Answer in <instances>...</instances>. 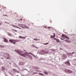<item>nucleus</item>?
Returning <instances> with one entry per match:
<instances>
[{
	"label": "nucleus",
	"mask_w": 76,
	"mask_h": 76,
	"mask_svg": "<svg viewBox=\"0 0 76 76\" xmlns=\"http://www.w3.org/2000/svg\"><path fill=\"white\" fill-rule=\"evenodd\" d=\"M15 51L16 53H18V54H19L20 56H23V57H24L26 58H27L29 56V55L26 53H25L24 54H23V53H22V51H19L18 50H15Z\"/></svg>",
	"instance_id": "obj_1"
},
{
	"label": "nucleus",
	"mask_w": 76,
	"mask_h": 76,
	"mask_svg": "<svg viewBox=\"0 0 76 76\" xmlns=\"http://www.w3.org/2000/svg\"><path fill=\"white\" fill-rule=\"evenodd\" d=\"M3 56L4 57L10 60V55L8 53H6L4 55H3Z\"/></svg>",
	"instance_id": "obj_2"
},
{
	"label": "nucleus",
	"mask_w": 76,
	"mask_h": 76,
	"mask_svg": "<svg viewBox=\"0 0 76 76\" xmlns=\"http://www.w3.org/2000/svg\"><path fill=\"white\" fill-rule=\"evenodd\" d=\"M9 41L10 42L13 43V44H16V42H19V41H18V40L10 39Z\"/></svg>",
	"instance_id": "obj_3"
},
{
	"label": "nucleus",
	"mask_w": 76,
	"mask_h": 76,
	"mask_svg": "<svg viewBox=\"0 0 76 76\" xmlns=\"http://www.w3.org/2000/svg\"><path fill=\"white\" fill-rule=\"evenodd\" d=\"M62 37H65V38H64L63 39L61 38L60 39L61 40H64V39H69L70 38H69V37L68 36H66L65 34H62Z\"/></svg>",
	"instance_id": "obj_4"
},
{
	"label": "nucleus",
	"mask_w": 76,
	"mask_h": 76,
	"mask_svg": "<svg viewBox=\"0 0 76 76\" xmlns=\"http://www.w3.org/2000/svg\"><path fill=\"white\" fill-rule=\"evenodd\" d=\"M64 71L65 72H68V73H72L73 72L72 71L69 69H65Z\"/></svg>",
	"instance_id": "obj_5"
},
{
	"label": "nucleus",
	"mask_w": 76,
	"mask_h": 76,
	"mask_svg": "<svg viewBox=\"0 0 76 76\" xmlns=\"http://www.w3.org/2000/svg\"><path fill=\"white\" fill-rule=\"evenodd\" d=\"M65 64H68L69 66H70V62L69 61H66L65 62Z\"/></svg>",
	"instance_id": "obj_6"
},
{
	"label": "nucleus",
	"mask_w": 76,
	"mask_h": 76,
	"mask_svg": "<svg viewBox=\"0 0 76 76\" xmlns=\"http://www.w3.org/2000/svg\"><path fill=\"white\" fill-rule=\"evenodd\" d=\"M54 39L56 41V42H60V40H59V39H57L56 38H54Z\"/></svg>",
	"instance_id": "obj_7"
},
{
	"label": "nucleus",
	"mask_w": 76,
	"mask_h": 76,
	"mask_svg": "<svg viewBox=\"0 0 76 76\" xmlns=\"http://www.w3.org/2000/svg\"><path fill=\"white\" fill-rule=\"evenodd\" d=\"M4 39V42H7L8 40L7 39H5V38L3 37V38Z\"/></svg>",
	"instance_id": "obj_8"
},
{
	"label": "nucleus",
	"mask_w": 76,
	"mask_h": 76,
	"mask_svg": "<svg viewBox=\"0 0 76 76\" xmlns=\"http://www.w3.org/2000/svg\"><path fill=\"white\" fill-rule=\"evenodd\" d=\"M19 38H22L23 39H25V37H22V36H20Z\"/></svg>",
	"instance_id": "obj_9"
},
{
	"label": "nucleus",
	"mask_w": 76,
	"mask_h": 76,
	"mask_svg": "<svg viewBox=\"0 0 76 76\" xmlns=\"http://www.w3.org/2000/svg\"><path fill=\"white\" fill-rule=\"evenodd\" d=\"M0 47L1 48H4V46H2L1 45H0Z\"/></svg>",
	"instance_id": "obj_10"
},
{
	"label": "nucleus",
	"mask_w": 76,
	"mask_h": 76,
	"mask_svg": "<svg viewBox=\"0 0 76 76\" xmlns=\"http://www.w3.org/2000/svg\"><path fill=\"white\" fill-rule=\"evenodd\" d=\"M24 28H28V27L26 26V25H24Z\"/></svg>",
	"instance_id": "obj_11"
},
{
	"label": "nucleus",
	"mask_w": 76,
	"mask_h": 76,
	"mask_svg": "<svg viewBox=\"0 0 76 76\" xmlns=\"http://www.w3.org/2000/svg\"><path fill=\"white\" fill-rule=\"evenodd\" d=\"M3 16H7V15H4L3 14L2 15Z\"/></svg>",
	"instance_id": "obj_12"
},
{
	"label": "nucleus",
	"mask_w": 76,
	"mask_h": 76,
	"mask_svg": "<svg viewBox=\"0 0 76 76\" xmlns=\"http://www.w3.org/2000/svg\"><path fill=\"white\" fill-rule=\"evenodd\" d=\"M29 54H31V55H32L33 56H34V54H33L32 53H31V52H29Z\"/></svg>",
	"instance_id": "obj_13"
},
{
	"label": "nucleus",
	"mask_w": 76,
	"mask_h": 76,
	"mask_svg": "<svg viewBox=\"0 0 76 76\" xmlns=\"http://www.w3.org/2000/svg\"><path fill=\"white\" fill-rule=\"evenodd\" d=\"M22 28H25V25L22 24Z\"/></svg>",
	"instance_id": "obj_14"
},
{
	"label": "nucleus",
	"mask_w": 76,
	"mask_h": 76,
	"mask_svg": "<svg viewBox=\"0 0 76 76\" xmlns=\"http://www.w3.org/2000/svg\"><path fill=\"white\" fill-rule=\"evenodd\" d=\"M44 73H45V74H48V72H47L45 71L44 72Z\"/></svg>",
	"instance_id": "obj_15"
},
{
	"label": "nucleus",
	"mask_w": 76,
	"mask_h": 76,
	"mask_svg": "<svg viewBox=\"0 0 76 76\" xmlns=\"http://www.w3.org/2000/svg\"><path fill=\"white\" fill-rule=\"evenodd\" d=\"M19 26H20V27H22V25H21V24H18Z\"/></svg>",
	"instance_id": "obj_16"
},
{
	"label": "nucleus",
	"mask_w": 76,
	"mask_h": 76,
	"mask_svg": "<svg viewBox=\"0 0 76 76\" xmlns=\"http://www.w3.org/2000/svg\"><path fill=\"white\" fill-rule=\"evenodd\" d=\"M54 37L53 36H51L50 38H54Z\"/></svg>",
	"instance_id": "obj_17"
},
{
	"label": "nucleus",
	"mask_w": 76,
	"mask_h": 76,
	"mask_svg": "<svg viewBox=\"0 0 76 76\" xmlns=\"http://www.w3.org/2000/svg\"><path fill=\"white\" fill-rule=\"evenodd\" d=\"M16 70H15V69H13V72H16Z\"/></svg>",
	"instance_id": "obj_18"
},
{
	"label": "nucleus",
	"mask_w": 76,
	"mask_h": 76,
	"mask_svg": "<svg viewBox=\"0 0 76 76\" xmlns=\"http://www.w3.org/2000/svg\"><path fill=\"white\" fill-rule=\"evenodd\" d=\"M49 44L48 43H46L43 44L44 45H47V44Z\"/></svg>",
	"instance_id": "obj_19"
},
{
	"label": "nucleus",
	"mask_w": 76,
	"mask_h": 76,
	"mask_svg": "<svg viewBox=\"0 0 76 76\" xmlns=\"http://www.w3.org/2000/svg\"><path fill=\"white\" fill-rule=\"evenodd\" d=\"M56 37V34H55V33H53V37Z\"/></svg>",
	"instance_id": "obj_20"
},
{
	"label": "nucleus",
	"mask_w": 76,
	"mask_h": 76,
	"mask_svg": "<svg viewBox=\"0 0 76 76\" xmlns=\"http://www.w3.org/2000/svg\"><path fill=\"white\" fill-rule=\"evenodd\" d=\"M66 42H67V43H70V42L69 41H67Z\"/></svg>",
	"instance_id": "obj_21"
},
{
	"label": "nucleus",
	"mask_w": 76,
	"mask_h": 76,
	"mask_svg": "<svg viewBox=\"0 0 76 76\" xmlns=\"http://www.w3.org/2000/svg\"><path fill=\"white\" fill-rule=\"evenodd\" d=\"M2 69L3 70H5V68H2Z\"/></svg>",
	"instance_id": "obj_22"
},
{
	"label": "nucleus",
	"mask_w": 76,
	"mask_h": 76,
	"mask_svg": "<svg viewBox=\"0 0 76 76\" xmlns=\"http://www.w3.org/2000/svg\"><path fill=\"white\" fill-rule=\"evenodd\" d=\"M34 40H35V41H38V39H34Z\"/></svg>",
	"instance_id": "obj_23"
},
{
	"label": "nucleus",
	"mask_w": 76,
	"mask_h": 76,
	"mask_svg": "<svg viewBox=\"0 0 76 76\" xmlns=\"http://www.w3.org/2000/svg\"><path fill=\"white\" fill-rule=\"evenodd\" d=\"M40 75H42V76H44V74H42V73H40Z\"/></svg>",
	"instance_id": "obj_24"
},
{
	"label": "nucleus",
	"mask_w": 76,
	"mask_h": 76,
	"mask_svg": "<svg viewBox=\"0 0 76 76\" xmlns=\"http://www.w3.org/2000/svg\"><path fill=\"white\" fill-rule=\"evenodd\" d=\"M13 27H15V28H17V26H14V25H13Z\"/></svg>",
	"instance_id": "obj_25"
},
{
	"label": "nucleus",
	"mask_w": 76,
	"mask_h": 76,
	"mask_svg": "<svg viewBox=\"0 0 76 76\" xmlns=\"http://www.w3.org/2000/svg\"><path fill=\"white\" fill-rule=\"evenodd\" d=\"M47 28H48V29H50L51 28V27H48Z\"/></svg>",
	"instance_id": "obj_26"
},
{
	"label": "nucleus",
	"mask_w": 76,
	"mask_h": 76,
	"mask_svg": "<svg viewBox=\"0 0 76 76\" xmlns=\"http://www.w3.org/2000/svg\"><path fill=\"white\" fill-rule=\"evenodd\" d=\"M16 28H19V29H20V28L18 26H17V27Z\"/></svg>",
	"instance_id": "obj_27"
},
{
	"label": "nucleus",
	"mask_w": 76,
	"mask_h": 76,
	"mask_svg": "<svg viewBox=\"0 0 76 76\" xmlns=\"http://www.w3.org/2000/svg\"><path fill=\"white\" fill-rule=\"evenodd\" d=\"M22 20V19H20V20Z\"/></svg>",
	"instance_id": "obj_28"
},
{
	"label": "nucleus",
	"mask_w": 76,
	"mask_h": 76,
	"mask_svg": "<svg viewBox=\"0 0 76 76\" xmlns=\"http://www.w3.org/2000/svg\"><path fill=\"white\" fill-rule=\"evenodd\" d=\"M34 47L35 48H37V49H38V47H36V46H34Z\"/></svg>",
	"instance_id": "obj_29"
},
{
	"label": "nucleus",
	"mask_w": 76,
	"mask_h": 76,
	"mask_svg": "<svg viewBox=\"0 0 76 76\" xmlns=\"http://www.w3.org/2000/svg\"><path fill=\"white\" fill-rule=\"evenodd\" d=\"M8 35H9V36H10V33H9V34H8Z\"/></svg>",
	"instance_id": "obj_30"
},
{
	"label": "nucleus",
	"mask_w": 76,
	"mask_h": 76,
	"mask_svg": "<svg viewBox=\"0 0 76 76\" xmlns=\"http://www.w3.org/2000/svg\"><path fill=\"white\" fill-rule=\"evenodd\" d=\"M67 41V40L66 39L65 40H64V41Z\"/></svg>",
	"instance_id": "obj_31"
},
{
	"label": "nucleus",
	"mask_w": 76,
	"mask_h": 76,
	"mask_svg": "<svg viewBox=\"0 0 76 76\" xmlns=\"http://www.w3.org/2000/svg\"><path fill=\"white\" fill-rule=\"evenodd\" d=\"M74 53H75V52H73L72 53V54H74Z\"/></svg>",
	"instance_id": "obj_32"
},
{
	"label": "nucleus",
	"mask_w": 76,
	"mask_h": 76,
	"mask_svg": "<svg viewBox=\"0 0 76 76\" xmlns=\"http://www.w3.org/2000/svg\"><path fill=\"white\" fill-rule=\"evenodd\" d=\"M14 31H15V32H17V30H15Z\"/></svg>",
	"instance_id": "obj_33"
},
{
	"label": "nucleus",
	"mask_w": 76,
	"mask_h": 76,
	"mask_svg": "<svg viewBox=\"0 0 76 76\" xmlns=\"http://www.w3.org/2000/svg\"><path fill=\"white\" fill-rule=\"evenodd\" d=\"M44 28H47V27L46 26H45V27H44Z\"/></svg>",
	"instance_id": "obj_34"
},
{
	"label": "nucleus",
	"mask_w": 76,
	"mask_h": 76,
	"mask_svg": "<svg viewBox=\"0 0 76 76\" xmlns=\"http://www.w3.org/2000/svg\"><path fill=\"white\" fill-rule=\"evenodd\" d=\"M1 23H0V26H1Z\"/></svg>",
	"instance_id": "obj_35"
},
{
	"label": "nucleus",
	"mask_w": 76,
	"mask_h": 76,
	"mask_svg": "<svg viewBox=\"0 0 76 76\" xmlns=\"http://www.w3.org/2000/svg\"><path fill=\"white\" fill-rule=\"evenodd\" d=\"M12 31H13L14 29H12Z\"/></svg>",
	"instance_id": "obj_36"
},
{
	"label": "nucleus",
	"mask_w": 76,
	"mask_h": 76,
	"mask_svg": "<svg viewBox=\"0 0 76 76\" xmlns=\"http://www.w3.org/2000/svg\"><path fill=\"white\" fill-rule=\"evenodd\" d=\"M15 30L14 29L13 30V31H15Z\"/></svg>",
	"instance_id": "obj_37"
},
{
	"label": "nucleus",
	"mask_w": 76,
	"mask_h": 76,
	"mask_svg": "<svg viewBox=\"0 0 76 76\" xmlns=\"http://www.w3.org/2000/svg\"><path fill=\"white\" fill-rule=\"evenodd\" d=\"M38 40H39V39H38Z\"/></svg>",
	"instance_id": "obj_38"
},
{
	"label": "nucleus",
	"mask_w": 76,
	"mask_h": 76,
	"mask_svg": "<svg viewBox=\"0 0 76 76\" xmlns=\"http://www.w3.org/2000/svg\"><path fill=\"white\" fill-rule=\"evenodd\" d=\"M15 24H16V23H15Z\"/></svg>",
	"instance_id": "obj_39"
}]
</instances>
